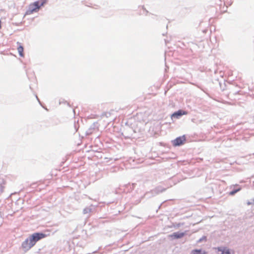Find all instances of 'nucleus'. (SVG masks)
Returning a JSON list of instances; mask_svg holds the SVG:
<instances>
[{
	"label": "nucleus",
	"instance_id": "obj_1",
	"mask_svg": "<svg viewBox=\"0 0 254 254\" xmlns=\"http://www.w3.org/2000/svg\"><path fill=\"white\" fill-rule=\"evenodd\" d=\"M47 235L42 233H35L30 236L31 241L35 245L37 242L40 240L45 238Z\"/></svg>",
	"mask_w": 254,
	"mask_h": 254
},
{
	"label": "nucleus",
	"instance_id": "obj_2",
	"mask_svg": "<svg viewBox=\"0 0 254 254\" xmlns=\"http://www.w3.org/2000/svg\"><path fill=\"white\" fill-rule=\"evenodd\" d=\"M34 245L31 241V239L30 237L25 240V241L22 243V248L25 251L29 250L32 248Z\"/></svg>",
	"mask_w": 254,
	"mask_h": 254
},
{
	"label": "nucleus",
	"instance_id": "obj_3",
	"mask_svg": "<svg viewBox=\"0 0 254 254\" xmlns=\"http://www.w3.org/2000/svg\"><path fill=\"white\" fill-rule=\"evenodd\" d=\"M40 6L41 5H39V2L38 1H35L30 5L29 9L26 12V13L27 14H30L34 12H37L39 9Z\"/></svg>",
	"mask_w": 254,
	"mask_h": 254
},
{
	"label": "nucleus",
	"instance_id": "obj_4",
	"mask_svg": "<svg viewBox=\"0 0 254 254\" xmlns=\"http://www.w3.org/2000/svg\"><path fill=\"white\" fill-rule=\"evenodd\" d=\"M186 138L185 135L178 137L174 139L172 142L174 146H180L184 144L186 142Z\"/></svg>",
	"mask_w": 254,
	"mask_h": 254
},
{
	"label": "nucleus",
	"instance_id": "obj_5",
	"mask_svg": "<svg viewBox=\"0 0 254 254\" xmlns=\"http://www.w3.org/2000/svg\"><path fill=\"white\" fill-rule=\"evenodd\" d=\"M186 235L185 232H175L169 236L172 239H178L183 238Z\"/></svg>",
	"mask_w": 254,
	"mask_h": 254
},
{
	"label": "nucleus",
	"instance_id": "obj_6",
	"mask_svg": "<svg viewBox=\"0 0 254 254\" xmlns=\"http://www.w3.org/2000/svg\"><path fill=\"white\" fill-rule=\"evenodd\" d=\"M187 112L183 110H179L176 112H175L172 115V118L175 117L176 118H178L179 117L184 115H187Z\"/></svg>",
	"mask_w": 254,
	"mask_h": 254
},
{
	"label": "nucleus",
	"instance_id": "obj_7",
	"mask_svg": "<svg viewBox=\"0 0 254 254\" xmlns=\"http://www.w3.org/2000/svg\"><path fill=\"white\" fill-rule=\"evenodd\" d=\"M17 44L19 45L18 47L17 48V51L19 53V56L21 57H24V48L23 47L20 45L19 42H17Z\"/></svg>",
	"mask_w": 254,
	"mask_h": 254
},
{
	"label": "nucleus",
	"instance_id": "obj_8",
	"mask_svg": "<svg viewBox=\"0 0 254 254\" xmlns=\"http://www.w3.org/2000/svg\"><path fill=\"white\" fill-rule=\"evenodd\" d=\"M191 254H206V253L203 252V253H201L200 250H194L191 252Z\"/></svg>",
	"mask_w": 254,
	"mask_h": 254
},
{
	"label": "nucleus",
	"instance_id": "obj_9",
	"mask_svg": "<svg viewBox=\"0 0 254 254\" xmlns=\"http://www.w3.org/2000/svg\"><path fill=\"white\" fill-rule=\"evenodd\" d=\"M231 253L233 254L234 252L226 248L223 249V254H231Z\"/></svg>",
	"mask_w": 254,
	"mask_h": 254
},
{
	"label": "nucleus",
	"instance_id": "obj_10",
	"mask_svg": "<svg viewBox=\"0 0 254 254\" xmlns=\"http://www.w3.org/2000/svg\"><path fill=\"white\" fill-rule=\"evenodd\" d=\"M240 190V189H238L235 190H232L229 192V194L230 195H234L235 193H236Z\"/></svg>",
	"mask_w": 254,
	"mask_h": 254
}]
</instances>
